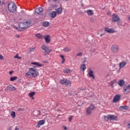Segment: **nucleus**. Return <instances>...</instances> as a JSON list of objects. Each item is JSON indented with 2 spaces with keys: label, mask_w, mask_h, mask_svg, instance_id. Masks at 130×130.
Instances as JSON below:
<instances>
[{
  "label": "nucleus",
  "mask_w": 130,
  "mask_h": 130,
  "mask_svg": "<svg viewBox=\"0 0 130 130\" xmlns=\"http://www.w3.org/2000/svg\"><path fill=\"white\" fill-rule=\"evenodd\" d=\"M15 29H16V30H18V31H22L21 29H18V27H15Z\"/></svg>",
  "instance_id": "52"
},
{
  "label": "nucleus",
  "mask_w": 130,
  "mask_h": 130,
  "mask_svg": "<svg viewBox=\"0 0 130 130\" xmlns=\"http://www.w3.org/2000/svg\"><path fill=\"white\" fill-rule=\"evenodd\" d=\"M0 59L3 60L4 59V56L2 54H0Z\"/></svg>",
  "instance_id": "46"
},
{
  "label": "nucleus",
  "mask_w": 130,
  "mask_h": 130,
  "mask_svg": "<svg viewBox=\"0 0 130 130\" xmlns=\"http://www.w3.org/2000/svg\"><path fill=\"white\" fill-rule=\"evenodd\" d=\"M6 90H7V91H9V92H11L12 91H16V90H17V88H16V87H15L13 85H10L7 86V87L6 88Z\"/></svg>",
  "instance_id": "9"
},
{
  "label": "nucleus",
  "mask_w": 130,
  "mask_h": 130,
  "mask_svg": "<svg viewBox=\"0 0 130 130\" xmlns=\"http://www.w3.org/2000/svg\"><path fill=\"white\" fill-rule=\"evenodd\" d=\"M14 58H18V59H21L22 58V57H19V55L17 54L15 56H14Z\"/></svg>",
  "instance_id": "36"
},
{
  "label": "nucleus",
  "mask_w": 130,
  "mask_h": 130,
  "mask_svg": "<svg viewBox=\"0 0 130 130\" xmlns=\"http://www.w3.org/2000/svg\"><path fill=\"white\" fill-rule=\"evenodd\" d=\"M15 130H19V128H18V127H17V126H16Z\"/></svg>",
  "instance_id": "54"
},
{
  "label": "nucleus",
  "mask_w": 130,
  "mask_h": 130,
  "mask_svg": "<svg viewBox=\"0 0 130 130\" xmlns=\"http://www.w3.org/2000/svg\"><path fill=\"white\" fill-rule=\"evenodd\" d=\"M48 2L49 3H52V2H57V0H48Z\"/></svg>",
  "instance_id": "42"
},
{
  "label": "nucleus",
  "mask_w": 130,
  "mask_h": 130,
  "mask_svg": "<svg viewBox=\"0 0 130 130\" xmlns=\"http://www.w3.org/2000/svg\"><path fill=\"white\" fill-rule=\"evenodd\" d=\"M63 50L65 52H69L71 50V48L66 47L63 49Z\"/></svg>",
  "instance_id": "27"
},
{
  "label": "nucleus",
  "mask_w": 130,
  "mask_h": 130,
  "mask_svg": "<svg viewBox=\"0 0 130 130\" xmlns=\"http://www.w3.org/2000/svg\"><path fill=\"white\" fill-rule=\"evenodd\" d=\"M86 13L88 16H93L94 15V12L92 10H87Z\"/></svg>",
  "instance_id": "18"
},
{
  "label": "nucleus",
  "mask_w": 130,
  "mask_h": 130,
  "mask_svg": "<svg viewBox=\"0 0 130 130\" xmlns=\"http://www.w3.org/2000/svg\"><path fill=\"white\" fill-rule=\"evenodd\" d=\"M51 51H52L51 49L48 48L47 49L44 50L45 55H48L49 53H50Z\"/></svg>",
  "instance_id": "17"
},
{
  "label": "nucleus",
  "mask_w": 130,
  "mask_h": 130,
  "mask_svg": "<svg viewBox=\"0 0 130 130\" xmlns=\"http://www.w3.org/2000/svg\"><path fill=\"white\" fill-rule=\"evenodd\" d=\"M104 119L105 121H108L109 120L111 121V120H117L118 118L114 115L110 114L107 116H104Z\"/></svg>",
  "instance_id": "4"
},
{
  "label": "nucleus",
  "mask_w": 130,
  "mask_h": 130,
  "mask_svg": "<svg viewBox=\"0 0 130 130\" xmlns=\"http://www.w3.org/2000/svg\"><path fill=\"white\" fill-rule=\"evenodd\" d=\"M73 117H74V116H71L69 118V121H72V120L73 119Z\"/></svg>",
  "instance_id": "44"
},
{
  "label": "nucleus",
  "mask_w": 130,
  "mask_h": 130,
  "mask_svg": "<svg viewBox=\"0 0 130 130\" xmlns=\"http://www.w3.org/2000/svg\"><path fill=\"white\" fill-rule=\"evenodd\" d=\"M111 50L114 53H117V52H119V47L116 45H112Z\"/></svg>",
  "instance_id": "6"
},
{
  "label": "nucleus",
  "mask_w": 130,
  "mask_h": 130,
  "mask_svg": "<svg viewBox=\"0 0 130 130\" xmlns=\"http://www.w3.org/2000/svg\"><path fill=\"white\" fill-rule=\"evenodd\" d=\"M45 123V121L44 120H41L38 122V125L40 126V125H43Z\"/></svg>",
  "instance_id": "20"
},
{
  "label": "nucleus",
  "mask_w": 130,
  "mask_h": 130,
  "mask_svg": "<svg viewBox=\"0 0 130 130\" xmlns=\"http://www.w3.org/2000/svg\"><path fill=\"white\" fill-rule=\"evenodd\" d=\"M114 83H115L114 81H111L110 82V85L112 86H113V84H114Z\"/></svg>",
  "instance_id": "45"
},
{
  "label": "nucleus",
  "mask_w": 130,
  "mask_h": 130,
  "mask_svg": "<svg viewBox=\"0 0 130 130\" xmlns=\"http://www.w3.org/2000/svg\"><path fill=\"white\" fill-rule=\"evenodd\" d=\"M128 108H129L128 106H124L120 107V109H121V110L124 109L125 110H128Z\"/></svg>",
  "instance_id": "24"
},
{
  "label": "nucleus",
  "mask_w": 130,
  "mask_h": 130,
  "mask_svg": "<svg viewBox=\"0 0 130 130\" xmlns=\"http://www.w3.org/2000/svg\"><path fill=\"white\" fill-rule=\"evenodd\" d=\"M12 126H11L10 127L8 128V130H12Z\"/></svg>",
  "instance_id": "50"
},
{
  "label": "nucleus",
  "mask_w": 130,
  "mask_h": 130,
  "mask_svg": "<svg viewBox=\"0 0 130 130\" xmlns=\"http://www.w3.org/2000/svg\"><path fill=\"white\" fill-rule=\"evenodd\" d=\"M13 73H14V71H10L9 72V74H10V75H12V74H13Z\"/></svg>",
  "instance_id": "51"
},
{
  "label": "nucleus",
  "mask_w": 130,
  "mask_h": 130,
  "mask_svg": "<svg viewBox=\"0 0 130 130\" xmlns=\"http://www.w3.org/2000/svg\"><path fill=\"white\" fill-rule=\"evenodd\" d=\"M18 79V77L17 76H14L13 77L10 78V81L11 82H14V81H16Z\"/></svg>",
  "instance_id": "30"
},
{
  "label": "nucleus",
  "mask_w": 130,
  "mask_h": 130,
  "mask_svg": "<svg viewBox=\"0 0 130 130\" xmlns=\"http://www.w3.org/2000/svg\"><path fill=\"white\" fill-rule=\"evenodd\" d=\"M63 72L64 73V74H70L71 70L68 69H66L65 70H64Z\"/></svg>",
  "instance_id": "29"
},
{
  "label": "nucleus",
  "mask_w": 130,
  "mask_h": 130,
  "mask_svg": "<svg viewBox=\"0 0 130 130\" xmlns=\"http://www.w3.org/2000/svg\"><path fill=\"white\" fill-rule=\"evenodd\" d=\"M43 38H44L46 42L47 43H50L51 40H50V36L49 35H45L44 36Z\"/></svg>",
  "instance_id": "12"
},
{
  "label": "nucleus",
  "mask_w": 130,
  "mask_h": 130,
  "mask_svg": "<svg viewBox=\"0 0 130 130\" xmlns=\"http://www.w3.org/2000/svg\"><path fill=\"white\" fill-rule=\"evenodd\" d=\"M35 94H36V93L35 92L33 91V92L29 93L28 94V95L29 96V97H30V98H32V100H33L34 99V98L33 97V96H34V95H35Z\"/></svg>",
  "instance_id": "21"
},
{
  "label": "nucleus",
  "mask_w": 130,
  "mask_h": 130,
  "mask_svg": "<svg viewBox=\"0 0 130 130\" xmlns=\"http://www.w3.org/2000/svg\"><path fill=\"white\" fill-rule=\"evenodd\" d=\"M29 71L25 73V77L26 78H36L37 76H38V72L35 70V69L33 68H29Z\"/></svg>",
  "instance_id": "1"
},
{
  "label": "nucleus",
  "mask_w": 130,
  "mask_h": 130,
  "mask_svg": "<svg viewBox=\"0 0 130 130\" xmlns=\"http://www.w3.org/2000/svg\"><path fill=\"white\" fill-rule=\"evenodd\" d=\"M16 37H17V38H20V35H16Z\"/></svg>",
  "instance_id": "53"
},
{
  "label": "nucleus",
  "mask_w": 130,
  "mask_h": 130,
  "mask_svg": "<svg viewBox=\"0 0 130 130\" xmlns=\"http://www.w3.org/2000/svg\"><path fill=\"white\" fill-rule=\"evenodd\" d=\"M71 83L70 80H68L67 79L66 80L64 85H66V86H69V85H71Z\"/></svg>",
  "instance_id": "32"
},
{
  "label": "nucleus",
  "mask_w": 130,
  "mask_h": 130,
  "mask_svg": "<svg viewBox=\"0 0 130 130\" xmlns=\"http://www.w3.org/2000/svg\"><path fill=\"white\" fill-rule=\"evenodd\" d=\"M120 18L118 17V15L116 14H113L112 15V22H116L119 21Z\"/></svg>",
  "instance_id": "8"
},
{
  "label": "nucleus",
  "mask_w": 130,
  "mask_h": 130,
  "mask_svg": "<svg viewBox=\"0 0 130 130\" xmlns=\"http://www.w3.org/2000/svg\"><path fill=\"white\" fill-rule=\"evenodd\" d=\"M88 76L89 78H92L93 80L95 79V76H94V71H93L91 69H89Z\"/></svg>",
  "instance_id": "10"
},
{
  "label": "nucleus",
  "mask_w": 130,
  "mask_h": 130,
  "mask_svg": "<svg viewBox=\"0 0 130 130\" xmlns=\"http://www.w3.org/2000/svg\"><path fill=\"white\" fill-rule=\"evenodd\" d=\"M57 13L55 11H53L51 13V18H55L56 17Z\"/></svg>",
  "instance_id": "23"
},
{
  "label": "nucleus",
  "mask_w": 130,
  "mask_h": 130,
  "mask_svg": "<svg viewBox=\"0 0 130 130\" xmlns=\"http://www.w3.org/2000/svg\"><path fill=\"white\" fill-rule=\"evenodd\" d=\"M95 108V106L93 104H91L90 106L86 109V115H91V114H92V111L94 110Z\"/></svg>",
  "instance_id": "5"
},
{
  "label": "nucleus",
  "mask_w": 130,
  "mask_h": 130,
  "mask_svg": "<svg viewBox=\"0 0 130 130\" xmlns=\"http://www.w3.org/2000/svg\"><path fill=\"white\" fill-rule=\"evenodd\" d=\"M62 12V8H59L57 9V11L56 12V13H57V14H61Z\"/></svg>",
  "instance_id": "26"
},
{
  "label": "nucleus",
  "mask_w": 130,
  "mask_h": 130,
  "mask_svg": "<svg viewBox=\"0 0 130 130\" xmlns=\"http://www.w3.org/2000/svg\"><path fill=\"white\" fill-rule=\"evenodd\" d=\"M38 113L37 115H35V116H38V115H40V113H41V112L40 111H34V113Z\"/></svg>",
  "instance_id": "34"
},
{
  "label": "nucleus",
  "mask_w": 130,
  "mask_h": 130,
  "mask_svg": "<svg viewBox=\"0 0 130 130\" xmlns=\"http://www.w3.org/2000/svg\"><path fill=\"white\" fill-rule=\"evenodd\" d=\"M83 62H85V61H84Z\"/></svg>",
  "instance_id": "58"
},
{
  "label": "nucleus",
  "mask_w": 130,
  "mask_h": 130,
  "mask_svg": "<svg viewBox=\"0 0 130 130\" xmlns=\"http://www.w3.org/2000/svg\"><path fill=\"white\" fill-rule=\"evenodd\" d=\"M64 129H68V127H64Z\"/></svg>",
  "instance_id": "55"
},
{
  "label": "nucleus",
  "mask_w": 130,
  "mask_h": 130,
  "mask_svg": "<svg viewBox=\"0 0 130 130\" xmlns=\"http://www.w3.org/2000/svg\"><path fill=\"white\" fill-rule=\"evenodd\" d=\"M120 99V95L119 94H116L114 97V99L113 100V102L114 103H116V102H118Z\"/></svg>",
  "instance_id": "11"
},
{
  "label": "nucleus",
  "mask_w": 130,
  "mask_h": 130,
  "mask_svg": "<svg viewBox=\"0 0 130 130\" xmlns=\"http://www.w3.org/2000/svg\"><path fill=\"white\" fill-rule=\"evenodd\" d=\"M126 65V62L123 61L119 63V69H123Z\"/></svg>",
  "instance_id": "16"
},
{
  "label": "nucleus",
  "mask_w": 130,
  "mask_h": 130,
  "mask_svg": "<svg viewBox=\"0 0 130 130\" xmlns=\"http://www.w3.org/2000/svg\"><path fill=\"white\" fill-rule=\"evenodd\" d=\"M129 92H130V85L124 86L123 87V93H124V94H128V93H129Z\"/></svg>",
  "instance_id": "7"
},
{
  "label": "nucleus",
  "mask_w": 130,
  "mask_h": 130,
  "mask_svg": "<svg viewBox=\"0 0 130 130\" xmlns=\"http://www.w3.org/2000/svg\"><path fill=\"white\" fill-rule=\"evenodd\" d=\"M124 80H120L118 81V84L120 87H123V85H124Z\"/></svg>",
  "instance_id": "15"
},
{
  "label": "nucleus",
  "mask_w": 130,
  "mask_h": 130,
  "mask_svg": "<svg viewBox=\"0 0 130 130\" xmlns=\"http://www.w3.org/2000/svg\"><path fill=\"white\" fill-rule=\"evenodd\" d=\"M6 9H3V11H2V13H3V14H4L5 13H6Z\"/></svg>",
  "instance_id": "49"
},
{
  "label": "nucleus",
  "mask_w": 130,
  "mask_h": 130,
  "mask_svg": "<svg viewBox=\"0 0 130 130\" xmlns=\"http://www.w3.org/2000/svg\"><path fill=\"white\" fill-rule=\"evenodd\" d=\"M11 115L12 118H15V117H16V112L12 111L11 113Z\"/></svg>",
  "instance_id": "31"
},
{
  "label": "nucleus",
  "mask_w": 130,
  "mask_h": 130,
  "mask_svg": "<svg viewBox=\"0 0 130 130\" xmlns=\"http://www.w3.org/2000/svg\"><path fill=\"white\" fill-rule=\"evenodd\" d=\"M49 25V22L45 21L43 23V26L44 27H48Z\"/></svg>",
  "instance_id": "25"
},
{
  "label": "nucleus",
  "mask_w": 130,
  "mask_h": 130,
  "mask_svg": "<svg viewBox=\"0 0 130 130\" xmlns=\"http://www.w3.org/2000/svg\"><path fill=\"white\" fill-rule=\"evenodd\" d=\"M32 24V20H28L25 22H20L19 24V27L20 28L21 30L23 29H27L28 27H30Z\"/></svg>",
  "instance_id": "2"
},
{
  "label": "nucleus",
  "mask_w": 130,
  "mask_h": 130,
  "mask_svg": "<svg viewBox=\"0 0 130 130\" xmlns=\"http://www.w3.org/2000/svg\"><path fill=\"white\" fill-rule=\"evenodd\" d=\"M83 55V53L82 52H80L77 54V56H82Z\"/></svg>",
  "instance_id": "43"
},
{
  "label": "nucleus",
  "mask_w": 130,
  "mask_h": 130,
  "mask_svg": "<svg viewBox=\"0 0 130 130\" xmlns=\"http://www.w3.org/2000/svg\"><path fill=\"white\" fill-rule=\"evenodd\" d=\"M25 110V109L22 108H20L17 110V111H24Z\"/></svg>",
  "instance_id": "41"
},
{
  "label": "nucleus",
  "mask_w": 130,
  "mask_h": 130,
  "mask_svg": "<svg viewBox=\"0 0 130 130\" xmlns=\"http://www.w3.org/2000/svg\"><path fill=\"white\" fill-rule=\"evenodd\" d=\"M90 22H91L92 23H94V22H95V19H94L93 17H91L90 18Z\"/></svg>",
  "instance_id": "38"
},
{
  "label": "nucleus",
  "mask_w": 130,
  "mask_h": 130,
  "mask_svg": "<svg viewBox=\"0 0 130 130\" xmlns=\"http://www.w3.org/2000/svg\"><path fill=\"white\" fill-rule=\"evenodd\" d=\"M34 51H35V48H30L29 51L30 53V52H34Z\"/></svg>",
  "instance_id": "37"
},
{
  "label": "nucleus",
  "mask_w": 130,
  "mask_h": 130,
  "mask_svg": "<svg viewBox=\"0 0 130 130\" xmlns=\"http://www.w3.org/2000/svg\"><path fill=\"white\" fill-rule=\"evenodd\" d=\"M36 66H37V67H39L40 68H41V67H43L42 64H40L38 62H37Z\"/></svg>",
  "instance_id": "40"
},
{
  "label": "nucleus",
  "mask_w": 130,
  "mask_h": 130,
  "mask_svg": "<svg viewBox=\"0 0 130 130\" xmlns=\"http://www.w3.org/2000/svg\"><path fill=\"white\" fill-rule=\"evenodd\" d=\"M1 0H0V6H1Z\"/></svg>",
  "instance_id": "57"
},
{
  "label": "nucleus",
  "mask_w": 130,
  "mask_h": 130,
  "mask_svg": "<svg viewBox=\"0 0 130 130\" xmlns=\"http://www.w3.org/2000/svg\"><path fill=\"white\" fill-rule=\"evenodd\" d=\"M37 63V62H31V64H34L35 66H36Z\"/></svg>",
  "instance_id": "47"
},
{
  "label": "nucleus",
  "mask_w": 130,
  "mask_h": 130,
  "mask_svg": "<svg viewBox=\"0 0 130 130\" xmlns=\"http://www.w3.org/2000/svg\"><path fill=\"white\" fill-rule=\"evenodd\" d=\"M43 11V9H42V8L40 7L39 8L36 9L35 10V13H36V14H38L39 15H40V14L42 13Z\"/></svg>",
  "instance_id": "13"
},
{
  "label": "nucleus",
  "mask_w": 130,
  "mask_h": 130,
  "mask_svg": "<svg viewBox=\"0 0 130 130\" xmlns=\"http://www.w3.org/2000/svg\"><path fill=\"white\" fill-rule=\"evenodd\" d=\"M102 36H103V34L101 35V37H102Z\"/></svg>",
  "instance_id": "56"
},
{
  "label": "nucleus",
  "mask_w": 130,
  "mask_h": 130,
  "mask_svg": "<svg viewBox=\"0 0 130 130\" xmlns=\"http://www.w3.org/2000/svg\"><path fill=\"white\" fill-rule=\"evenodd\" d=\"M60 57L62 58V61L61 62V63H64V61H66V58H64V56L63 55H60Z\"/></svg>",
  "instance_id": "28"
},
{
  "label": "nucleus",
  "mask_w": 130,
  "mask_h": 130,
  "mask_svg": "<svg viewBox=\"0 0 130 130\" xmlns=\"http://www.w3.org/2000/svg\"><path fill=\"white\" fill-rule=\"evenodd\" d=\"M105 32H107V33H114V30H113V29L109 28L108 27H105Z\"/></svg>",
  "instance_id": "14"
},
{
  "label": "nucleus",
  "mask_w": 130,
  "mask_h": 130,
  "mask_svg": "<svg viewBox=\"0 0 130 130\" xmlns=\"http://www.w3.org/2000/svg\"><path fill=\"white\" fill-rule=\"evenodd\" d=\"M95 49H93L90 50V52H95Z\"/></svg>",
  "instance_id": "48"
},
{
  "label": "nucleus",
  "mask_w": 130,
  "mask_h": 130,
  "mask_svg": "<svg viewBox=\"0 0 130 130\" xmlns=\"http://www.w3.org/2000/svg\"><path fill=\"white\" fill-rule=\"evenodd\" d=\"M8 11L10 13H15L16 11H17V6H16V4L13 2H11L8 5Z\"/></svg>",
  "instance_id": "3"
},
{
  "label": "nucleus",
  "mask_w": 130,
  "mask_h": 130,
  "mask_svg": "<svg viewBox=\"0 0 130 130\" xmlns=\"http://www.w3.org/2000/svg\"><path fill=\"white\" fill-rule=\"evenodd\" d=\"M117 25L119 26H121V22H120V19H119V21H117Z\"/></svg>",
  "instance_id": "39"
},
{
  "label": "nucleus",
  "mask_w": 130,
  "mask_h": 130,
  "mask_svg": "<svg viewBox=\"0 0 130 130\" xmlns=\"http://www.w3.org/2000/svg\"><path fill=\"white\" fill-rule=\"evenodd\" d=\"M35 36H36V37H37V38H39V39H41L43 38V37H44L43 36H42L40 34H36Z\"/></svg>",
  "instance_id": "22"
},
{
  "label": "nucleus",
  "mask_w": 130,
  "mask_h": 130,
  "mask_svg": "<svg viewBox=\"0 0 130 130\" xmlns=\"http://www.w3.org/2000/svg\"><path fill=\"white\" fill-rule=\"evenodd\" d=\"M87 69L86 68V64H82L80 66V70L82 72H85V70Z\"/></svg>",
  "instance_id": "19"
},
{
  "label": "nucleus",
  "mask_w": 130,
  "mask_h": 130,
  "mask_svg": "<svg viewBox=\"0 0 130 130\" xmlns=\"http://www.w3.org/2000/svg\"><path fill=\"white\" fill-rule=\"evenodd\" d=\"M66 79H62L60 81V84H61L62 85H64L66 83Z\"/></svg>",
  "instance_id": "35"
},
{
  "label": "nucleus",
  "mask_w": 130,
  "mask_h": 130,
  "mask_svg": "<svg viewBox=\"0 0 130 130\" xmlns=\"http://www.w3.org/2000/svg\"><path fill=\"white\" fill-rule=\"evenodd\" d=\"M48 48V47H47V46L45 45H44L42 46V49H43V50H46V49H47Z\"/></svg>",
  "instance_id": "33"
}]
</instances>
